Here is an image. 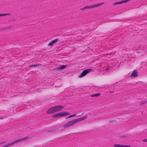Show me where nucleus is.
<instances>
[{"label": "nucleus", "instance_id": "obj_1", "mask_svg": "<svg viewBox=\"0 0 147 147\" xmlns=\"http://www.w3.org/2000/svg\"><path fill=\"white\" fill-rule=\"evenodd\" d=\"M87 115H85L82 117L73 119L64 124L63 127L64 128H65L74 125L78 122L84 120L87 118Z\"/></svg>", "mask_w": 147, "mask_h": 147}, {"label": "nucleus", "instance_id": "obj_2", "mask_svg": "<svg viewBox=\"0 0 147 147\" xmlns=\"http://www.w3.org/2000/svg\"><path fill=\"white\" fill-rule=\"evenodd\" d=\"M63 108V107L59 105L53 107L47 111V113L50 114L55 113L60 111Z\"/></svg>", "mask_w": 147, "mask_h": 147}, {"label": "nucleus", "instance_id": "obj_3", "mask_svg": "<svg viewBox=\"0 0 147 147\" xmlns=\"http://www.w3.org/2000/svg\"><path fill=\"white\" fill-rule=\"evenodd\" d=\"M69 114V113L67 112H60L54 114L52 116L53 118H57L62 117Z\"/></svg>", "mask_w": 147, "mask_h": 147}, {"label": "nucleus", "instance_id": "obj_4", "mask_svg": "<svg viewBox=\"0 0 147 147\" xmlns=\"http://www.w3.org/2000/svg\"><path fill=\"white\" fill-rule=\"evenodd\" d=\"M92 70L91 69H87L84 70L81 73V74L79 76V78H82L85 76L87 74L89 73Z\"/></svg>", "mask_w": 147, "mask_h": 147}, {"label": "nucleus", "instance_id": "obj_5", "mask_svg": "<svg viewBox=\"0 0 147 147\" xmlns=\"http://www.w3.org/2000/svg\"><path fill=\"white\" fill-rule=\"evenodd\" d=\"M27 138H22L21 139H19L18 140H17L16 141H15L12 142L10 144H7V145H5L2 147H8V146H9L11 145H12L16 143L22 141L26 139H27Z\"/></svg>", "mask_w": 147, "mask_h": 147}, {"label": "nucleus", "instance_id": "obj_6", "mask_svg": "<svg viewBox=\"0 0 147 147\" xmlns=\"http://www.w3.org/2000/svg\"><path fill=\"white\" fill-rule=\"evenodd\" d=\"M104 4V3L102 2L97 4H94L90 6H85L86 9H90L93 8L94 7H97L99 6Z\"/></svg>", "mask_w": 147, "mask_h": 147}, {"label": "nucleus", "instance_id": "obj_7", "mask_svg": "<svg viewBox=\"0 0 147 147\" xmlns=\"http://www.w3.org/2000/svg\"><path fill=\"white\" fill-rule=\"evenodd\" d=\"M58 42V39H55L51 41L48 45V46H52L53 44Z\"/></svg>", "mask_w": 147, "mask_h": 147}, {"label": "nucleus", "instance_id": "obj_8", "mask_svg": "<svg viewBox=\"0 0 147 147\" xmlns=\"http://www.w3.org/2000/svg\"><path fill=\"white\" fill-rule=\"evenodd\" d=\"M138 72L136 70H134L131 73V76L132 77H136L138 76Z\"/></svg>", "mask_w": 147, "mask_h": 147}, {"label": "nucleus", "instance_id": "obj_9", "mask_svg": "<svg viewBox=\"0 0 147 147\" xmlns=\"http://www.w3.org/2000/svg\"><path fill=\"white\" fill-rule=\"evenodd\" d=\"M113 146L114 147H130L129 145H123L117 144H114Z\"/></svg>", "mask_w": 147, "mask_h": 147}, {"label": "nucleus", "instance_id": "obj_10", "mask_svg": "<svg viewBox=\"0 0 147 147\" xmlns=\"http://www.w3.org/2000/svg\"><path fill=\"white\" fill-rule=\"evenodd\" d=\"M66 66L65 65H61L60 67L58 68V69H65L66 67Z\"/></svg>", "mask_w": 147, "mask_h": 147}, {"label": "nucleus", "instance_id": "obj_11", "mask_svg": "<svg viewBox=\"0 0 147 147\" xmlns=\"http://www.w3.org/2000/svg\"><path fill=\"white\" fill-rule=\"evenodd\" d=\"M100 93H98V94H94L92 95H91V97H97V96H100Z\"/></svg>", "mask_w": 147, "mask_h": 147}, {"label": "nucleus", "instance_id": "obj_12", "mask_svg": "<svg viewBox=\"0 0 147 147\" xmlns=\"http://www.w3.org/2000/svg\"><path fill=\"white\" fill-rule=\"evenodd\" d=\"M10 14L9 13H6L4 14H0V16H5L6 15H9Z\"/></svg>", "mask_w": 147, "mask_h": 147}, {"label": "nucleus", "instance_id": "obj_13", "mask_svg": "<svg viewBox=\"0 0 147 147\" xmlns=\"http://www.w3.org/2000/svg\"><path fill=\"white\" fill-rule=\"evenodd\" d=\"M76 116V114H74L73 115H70L69 116V117H67V119H68V118H70V117H74V116Z\"/></svg>", "mask_w": 147, "mask_h": 147}, {"label": "nucleus", "instance_id": "obj_14", "mask_svg": "<svg viewBox=\"0 0 147 147\" xmlns=\"http://www.w3.org/2000/svg\"><path fill=\"white\" fill-rule=\"evenodd\" d=\"M146 102H147V101H144L143 102H141L140 104L141 105H142L143 104H144L146 103Z\"/></svg>", "mask_w": 147, "mask_h": 147}, {"label": "nucleus", "instance_id": "obj_15", "mask_svg": "<svg viewBox=\"0 0 147 147\" xmlns=\"http://www.w3.org/2000/svg\"><path fill=\"white\" fill-rule=\"evenodd\" d=\"M86 9V8H85V6L84 7L81 8V10H84V9Z\"/></svg>", "mask_w": 147, "mask_h": 147}, {"label": "nucleus", "instance_id": "obj_16", "mask_svg": "<svg viewBox=\"0 0 147 147\" xmlns=\"http://www.w3.org/2000/svg\"><path fill=\"white\" fill-rule=\"evenodd\" d=\"M142 141L144 142H147V139L143 140H142Z\"/></svg>", "mask_w": 147, "mask_h": 147}, {"label": "nucleus", "instance_id": "obj_17", "mask_svg": "<svg viewBox=\"0 0 147 147\" xmlns=\"http://www.w3.org/2000/svg\"><path fill=\"white\" fill-rule=\"evenodd\" d=\"M81 116V115H80L77 116L78 117V116Z\"/></svg>", "mask_w": 147, "mask_h": 147}]
</instances>
